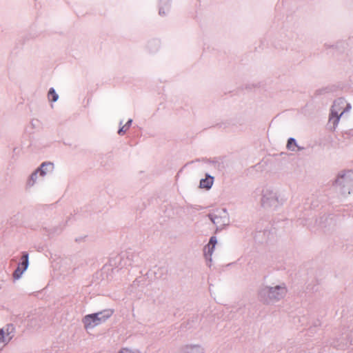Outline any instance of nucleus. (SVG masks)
Masks as SVG:
<instances>
[{"label":"nucleus","mask_w":353,"mask_h":353,"mask_svg":"<svg viewBox=\"0 0 353 353\" xmlns=\"http://www.w3.org/2000/svg\"><path fill=\"white\" fill-rule=\"evenodd\" d=\"M339 199L344 200L353 194V169H343L337 172L332 182Z\"/></svg>","instance_id":"obj_1"},{"label":"nucleus","mask_w":353,"mask_h":353,"mask_svg":"<svg viewBox=\"0 0 353 353\" xmlns=\"http://www.w3.org/2000/svg\"><path fill=\"white\" fill-rule=\"evenodd\" d=\"M288 293L285 283L279 282L276 285H263L258 290L259 298L265 303H274L285 298Z\"/></svg>","instance_id":"obj_2"},{"label":"nucleus","mask_w":353,"mask_h":353,"mask_svg":"<svg viewBox=\"0 0 353 353\" xmlns=\"http://www.w3.org/2000/svg\"><path fill=\"white\" fill-rule=\"evenodd\" d=\"M352 110L351 103L344 97H339L336 99L331 105L329 116V123L332 125V128L335 129L340 119L347 117Z\"/></svg>","instance_id":"obj_3"},{"label":"nucleus","mask_w":353,"mask_h":353,"mask_svg":"<svg viewBox=\"0 0 353 353\" xmlns=\"http://www.w3.org/2000/svg\"><path fill=\"white\" fill-rule=\"evenodd\" d=\"M261 205L267 210H276L283 205L284 201L279 192L274 187H265L261 192Z\"/></svg>","instance_id":"obj_4"},{"label":"nucleus","mask_w":353,"mask_h":353,"mask_svg":"<svg viewBox=\"0 0 353 353\" xmlns=\"http://www.w3.org/2000/svg\"><path fill=\"white\" fill-rule=\"evenodd\" d=\"M113 311L110 309L104 310L97 313L84 316L82 323L85 330L90 331L105 323L112 315Z\"/></svg>","instance_id":"obj_5"},{"label":"nucleus","mask_w":353,"mask_h":353,"mask_svg":"<svg viewBox=\"0 0 353 353\" xmlns=\"http://www.w3.org/2000/svg\"><path fill=\"white\" fill-rule=\"evenodd\" d=\"M211 221L218 228H222L230 224L229 214L226 209H217L209 214Z\"/></svg>","instance_id":"obj_6"},{"label":"nucleus","mask_w":353,"mask_h":353,"mask_svg":"<svg viewBox=\"0 0 353 353\" xmlns=\"http://www.w3.org/2000/svg\"><path fill=\"white\" fill-rule=\"evenodd\" d=\"M14 336V327L12 325H7L0 329V347L8 344Z\"/></svg>","instance_id":"obj_7"},{"label":"nucleus","mask_w":353,"mask_h":353,"mask_svg":"<svg viewBox=\"0 0 353 353\" xmlns=\"http://www.w3.org/2000/svg\"><path fill=\"white\" fill-rule=\"evenodd\" d=\"M29 265V259L28 254L27 253H24L21 257V262L18 265L17 268L15 270L13 274V277L14 279H19L23 274L28 269Z\"/></svg>","instance_id":"obj_8"},{"label":"nucleus","mask_w":353,"mask_h":353,"mask_svg":"<svg viewBox=\"0 0 353 353\" xmlns=\"http://www.w3.org/2000/svg\"><path fill=\"white\" fill-rule=\"evenodd\" d=\"M172 0H158V13L161 17H165L170 12Z\"/></svg>","instance_id":"obj_9"},{"label":"nucleus","mask_w":353,"mask_h":353,"mask_svg":"<svg viewBox=\"0 0 353 353\" xmlns=\"http://www.w3.org/2000/svg\"><path fill=\"white\" fill-rule=\"evenodd\" d=\"M216 243V238L212 236L210 238L209 243L204 248L203 252L205 259L210 263H211L212 261V256Z\"/></svg>","instance_id":"obj_10"},{"label":"nucleus","mask_w":353,"mask_h":353,"mask_svg":"<svg viewBox=\"0 0 353 353\" xmlns=\"http://www.w3.org/2000/svg\"><path fill=\"white\" fill-rule=\"evenodd\" d=\"M183 353H205L203 345L200 343H190L182 347Z\"/></svg>","instance_id":"obj_11"},{"label":"nucleus","mask_w":353,"mask_h":353,"mask_svg":"<svg viewBox=\"0 0 353 353\" xmlns=\"http://www.w3.org/2000/svg\"><path fill=\"white\" fill-rule=\"evenodd\" d=\"M54 169V165L50 161L43 162L37 168V172H39V176L44 177L48 174L52 173Z\"/></svg>","instance_id":"obj_12"},{"label":"nucleus","mask_w":353,"mask_h":353,"mask_svg":"<svg viewBox=\"0 0 353 353\" xmlns=\"http://www.w3.org/2000/svg\"><path fill=\"white\" fill-rule=\"evenodd\" d=\"M286 148L291 152H297L303 150L294 138H290L286 144Z\"/></svg>","instance_id":"obj_13"},{"label":"nucleus","mask_w":353,"mask_h":353,"mask_svg":"<svg viewBox=\"0 0 353 353\" xmlns=\"http://www.w3.org/2000/svg\"><path fill=\"white\" fill-rule=\"evenodd\" d=\"M214 178L211 176L207 175L205 178L201 179L199 187L205 190H209L212 186Z\"/></svg>","instance_id":"obj_14"},{"label":"nucleus","mask_w":353,"mask_h":353,"mask_svg":"<svg viewBox=\"0 0 353 353\" xmlns=\"http://www.w3.org/2000/svg\"><path fill=\"white\" fill-rule=\"evenodd\" d=\"M39 176H40L39 172H37V169L31 174L27 180V185L32 187L37 183Z\"/></svg>","instance_id":"obj_15"},{"label":"nucleus","mask_w":353,"mask_h":353,"mask_svg":"<svg viewBox=\"0 0 353 353\" xmlns=\"http://www.w3.org/2000/svg\"><path fill=\"white\" fill-rule=\"evenodd\" d=\"M48 99L50 102H56L59 99V94L53 88H50L48 92Z\"/></svg>","instance_id":"obj_16"},{"label":"nucleus","mask_w":353,"mask_h":353,"mask_svg":"<svg viewBox=\"0 0 353 353\" xmlns=\"http://www.w3.org/2000/svg\"><path fill=\"white\" fill-rule=\"evenodd\" d=\"M117 353H141V352L134 348L124 347L121 348Z\"/></svg>","instance_id":"obj_17"},{"label":"nucleus","mask_w":353,"mask_h":353,"mask_svg":"<svg viewBox=\"0 0 353 353\" xmlns=\"http://www.w3.org/2000/svg\"><path fill=\"white\" fill-rule=\"evenodd\" d=\"M126 132H127V129H125V126L122 125V126H121V128L119 129V130H118V134H119V135H121V136H122V135L125 134Z\"/></svg>","instance_id":"obj_18"},{"label":"nucleus","mask_w":353,"mask_h":353,"mask_svg":"<svg viewBox=\"0 0 353 353\" xmlns=\"http://www.w3.org/2000/svg\"><path fill=\"white\" fill-rule=\"evenodd\" d=\"M132 119H129L127 123H125L126 126H128V128H130L131 124H132Z\"/></svg>","instance_id":"obj_19"},{"label":"nucleus","mask_w":353,"mask_h":353,"mask_svg":"<svg viewBox=\"0 0 353 353\" xmlns=\"http://www.w3.org/2000/svg\"><path fill=\"white\" fill-rule=\"evenodd\" d=\"M123 126H125V129H127V130L130 128H128V126H126L125 124Z\"/></svg>","instance_id":"obj_20"}]
</instances>
